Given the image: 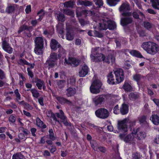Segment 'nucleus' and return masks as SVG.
Wrapping results in <instances>:
<instances>
[{
    "instance_id": "nucleus-1",
    "label": "nucleus",
    "mask_w": 159,
    "mask_h": 159,
    "mask_svg": "<svg viewBox=\"0 0 159 159\" xmlns=\"http://www.w3.org/2000/svg\"><path fill=\"white\" fill-rule=\"evenodd\" d=\"M48 113L51 115V117L56 123L57 122L61 125V123H62L65 126L67 127H70L71 126V123L67 120V117L65 115L64 112L62 110L60 109L59 112L56 113V116L51 110L48 111Z\"/></svg>"
},
{
    "instance_id": "nucleus-2",
    "label": "nucleus",
    "mask_w": 159,
    "mask_h": 159,
    "mask_svg": "<svg viewBox=\"0 0 159 159\" xmlns=\"http://www.w3.org/2000/svg\"><path fill=\"white\" fill-rule=\"evenodd\" d=\"M141 47L148 53L151 55L156 54L158 51V45L152 42H143L141 45Z\"/></svg>"
},
{
    "instance_id": "nucleus-3",
    "label": "nucleus",
    "mask_w": 159,
    "mask_h": 159,
    "mask_svg": "<svg viewBox=\"0 0 159 159\" xmlns=\"http://www.w3.org/2000/svg\"><path fill=\"white\" fill-rule=\"evenodd\" d=\"M35 47L34 51L35 53L40 55L43 53V49L44 47V40L41 37H36L34 40Z\"/></svg>"
},
{
    "instance_id": "nucleus-4",
    "label": "nucleus",
    "mask_w": 159,
    "mask_h": 159,
    "mask_svg": "<svg viewBox=\"0 0 159 159\" xmlns=\"http://www.w3.org/2000/svg\"><path fill=\"white\" fill-rule=\"evenodd\" d=\"M110 94L100 95L96 96L93 98V103L95 106L99 107L105 101V98L110 97Z\"/></svg>"
},
{
    "instance_id": "nucleus-5",
    "label": "nucleus",
    "mask_w": 159,
    "mask_h": 159,
    "mask_svg": "<svg viewBox=\"0 0 159 159\" xmlns=\"http://www.w3.org/2000/svg\"><path fill=\"white\" fill-rule=\"evenodd\" d=\"M102 85V83L100 81L98 80L93 81L90 87V92L93 94L99 93Z\"/></svg>"
},
{
    "instance_id": "nucleus-6",
    "label": "nucleus",
    "mask_w": 159,
    "mask_h": 159,
    "mask_svg": "<svg viewBox=\"0 0 159 159\" xmlns=\"http://www.w3.org/2000/svg\"><path fill=\"white\" fill-rule=\"evenodd\" d=\"M96 116L98 118L102 119L107 118L109 116L108 111L105 108H100L95 111Z\"/></svg>"
},
{
    "instance_id": "nucleus-7",
    "label": "nucleus",
    "mask_w": 159,
    "mask_h": 159,
    "mask_svg": "<svg viewBox=\"0 0 159 159\" xmlns=\"http://www.w3.org/2000/svg\"><path fill=\"white\" fill-rule=\"evenodd\" d=\"M116 76V82L117 84L122 82L124 79V71L121 68L117 69L114 71Z\"/></svg>"
},
{
    "instance_id": "nucleus-8",
    "label": "nucleus",
    "mask_w": 159,
    "mask_h": 159,
    "mask_svg": "<svg viewBox=\"0 0 159 159\" xmlns=\"http://www.w3.org/2000/svg\"><path fill=\"white\" fill-rule=\"evenodd\" d=\"M127 120L125 119L119 121L118 123V129L120 131L124 132L125 133L127 132L128 125H127Z\"/></svg>"
},
{
    "instance_id": "nucleus-9",
    "label": "nucleus",
    "mask_w": 159,
    "mask_h": 159,
    "mask_svg": "<svg viewBox=\"0 0 159 159\" xmlns=\"http://www.w3.org/2000/svg\"><path fill=\"white\" fill-rule=\"evenodd\" d=\"M64 63L65 65L72 64L75 66H76L79 65L80 63L78 60L75 58L69 57L68 59H67L66 58H65Z\"/></svg>"
},
{
    "instance_id": "nucleus-10",
    "label": "nucleus",
    "mask_w": 159,
    "mask_h": 159,
    "mask_svg": "<svg viewBox=\"0 0 159 159\" xmlns=\"http://www.w3.org/2000/svg\"><path fill=\"white\" fill-rule=\"evenodd\" d=\"M104 55L102 53H97L92 54L90 55L91 60L96 62H101L102 61Z\"/></svg>"
},
{
    "instance_id": "nucleus-11",
    "label": "nucleus",
    "mask_w": 159,
    "mask_h": 159,
    "mask_svg": "<svg viewBox=\"0 0 159 159\" xmlns=\"http://www.w3.org/2000/svg\"><path fill=\"white\" fill-rule=\"evenodd\" d=\"M2 47L5 51L9 54H11L13 52L12 48L5 39L2 41Z\"/></svg>"
},
{
    "instance_id": "nucleus-12",
    "label": "nucleus",
    "mask_w": 159,
    "mask_h": 159,
    "mask_svg": "<svg viewBox=\"0 0 159 159\" xmlns=\"http://www.w3.org/2000/svg\"><path fill=\"white\" fill-rule=\"evenodd\" d=\"M54 97L59 103L62 105L65 104L70 105L71 103V102L70 100L63 97L57 95L54 96Z\"/></svg>"
},
{
    "instance_id": "nucleus-13",
    "label": "nucleus",
    "mask_w": 159,
    "mask_h": 159,
    "mask_svg": "<svg viewBox=\"0 0 159 159\" xmlns=\"http://www.w3.org/2000/svg\"><path fill=\"white\" fill-rule=\"evenodd\" d=\"M104 57L102 59V61L106 63L109 64L110 61L113 64L115 63V57L114 54L111 53L109 54L106 57L105 55H103Z\"/></svg>"
},
{
    "instance_id": "nucleus-14",
    "label": "nucleus",
    "mask_w": 159,
    "mask_h": 159,
    "mask_svg": "<svg viewBox=\"0 0 159 159\" xmlns=\"http://www.w3.org/2000/svg\"><path fill=\"white\" fill-rule=\"evenodd\" d=\"M66 95L68 97H71L75 96L76 93V90L75 87H68L65 91Z\"/></svg>"
},
{
    "instance_id": "nucleus-15",
    "label": "nucleus",
    "mask_w": 159,
    "mask_h": 159,
    "mask_svg": "<svg viewBox=\"0 0 159 159\" xmlns=\"http://www.w3.org/2000/svg\"><path fill=\"white\" fill-rule=\"evenodd\" d=\"M119 137L121 140L124 141L126 143L131 141L133 139L132 134H129L126 135L125 133L120 134L119 135Z\"/></svg>"
},
{
    "instance_id": "nucleus-16",
    "label": "nucleus",
    "mask_w": 159,
    "mask_h": 159,
    "mask_svg": "<svg viewBox=\"0 0 159 159\" xmlns=\"http://www.w3.org/2000/svg\"><path fill=\"white\" fill-rule=\"evenodd\" d=\"M88 67L85 64L82 66L79 71V75L80 77H84L87 75L89 72Z\"/></svg>"
},
{
    "instance_id": "nucleus-17",
    "label": "nucleus",
    "mask_w": 159,
    "mask_h": 159,
    "mask_svg": "<svg viewBox=\"0 0 159 159\" xmlns=\"http://www.w3.org/2000/svg\"><path fill=\"white\" fill-rule=\"evenodd\" d=\"M122 88L126 92H131L133 91V88L131 85L130 82L125 81L123 84Z\"/></svg>"
},
{
    "instance_id": "nucleus-18",
    "label": "nucleus",
    "mask_w": 159,
    "mask_h": 159,
    "mask_svg": "<svg viewBox=\"0 0 159 159\" xmlns=\"http://www.w3.org/2000/svg\"><path fill=\"white\" fill-rule=\"evenodd\" d=\"M50 46L52 50L55 51L57 48H59L61 47V45L55 39H52L51 41Z\"/></svg>"
},
{
    "instance_id": "nucleus-19",
    "label": "nucleus",
    "mask_w": 159,
    "mask_h": 159,
    "mask_svg": "<svg viewBox=\"0 0 159 159\" xmlns=\"http://www.w3.org/2000/svg\"><path fill=\"white\" fill-rule=\"evenodd\" d=\"M17 5L14 4H9L5 10V11L7 14L14 13L15 11Z\"/></svg>"
},
{
    "instance_id": "nucleus-20",
    "label": "nucleus",
    "mask_w": 159,
    "mask_h": 159,
    "mask_svg": "<svg viewBox=\"0 0 159 159\" xmlns=\"http://www.w3.org/2000/svg\"><path fill=\"white\" fill-rule=\"evenodd\" d=\"M129 111V106L125 103H123L120 108V111L122 115H126Z\"/></svg>"
},
{
    "instance_id": "nucleus-21",
    "label": "nucleus",
    "mask_w": 159,
    "mask_h": 159,
    "mask_svg": "<svg viewBox=\"0 0 159 159\" xmlns=\"http://www.w3.org/2000/svg\"><path fill=\"white\" fill-rule=\"evenodd\" d=\"M140 93L139 92H131L128 95V98L131 101H134L140 98Z\"/></svg>"
},
{
    "instance_id": "nucleus-22",
    "label": "nucleus",
    "mask_w": 159,
    "mask_h": 159,
    "mask_svg": "<svg viewBox=\"0 0 159 159\" xmlns=\"http://www.w3.org/2000/svg\"><path fill=\"white\" fill-rule=\"evenodd\" d=\"M133 21V19L131 17H126L121 18V24L123 26H125L131 24Z\"/></svg>"
},
{
    "instance_id": "nucleus-23",
    "label": "nucleus",
    "mask_w": 159,
    "mask_h": 159,
    "mask_svg": "<svg viewBox=\"0 0 159 159\" xmlns=\"http://www.w3.org/2000/svg\"><path fill=\"white\" fill-rule=\"evenodd\" d=\"M57 62L48 58L46 61L45 65L47 66L48 69L49 70L50 69L54 68L55 66L57 65Z\"/></svg>"
},
{
    "instance_id": "nucleus-24",
    "label": "nucleus",
    "mask_w": 159,
    "mask_h": 159,
    "mask_svg": "<svg viewBox=\"0 0 159 159\" xmlns=\"http://www.w3.org/2000/svg\"><path fill=\"white\" fill-rule=\"evenodd\" d=\"M66 39L69 41L73 40L74 38V34L73 30L70 28H66Z\"/></svg>"
},
{
    "instance_id": "nucleus-25",
    "label": "nucleus",
    "mask_w": 159,
    "mask_h": 159,
    "mask_svg": "<svg viewBox=\"0 0 159 159\" xmlns=\"http://www.w3.org/2000/svg\"><path fill=\"white\" fill-rule=\"evenodd\" d=\"M33 27L32 26H28L25 24L20 26L18 31V34H20L23 31L25 30H27L29 32H31L33 30Z\"/></svg>"
},
{
    "instance_id": "nucleus-26",
    "label": "nucleus",
    "mask_w": 159,
    "mask_h": 159,
    "mask_svg": "<svg viewBox=\"0 0 159 159\" xmlns=\"http://www.w3.org/2000/svg\"><path fill=\"white\" fill-rule=\"evenodd\" d=\"M32 82L36 83V85L38 89L40 90L42 89V86L44 84V81L38 78H35V80L34 81L33 80Z\"/></svg>"
},
{
    "instance_id": "nucleus-27",
    "label": "nucleus",
    "mask_w": 159,
    "mask_h": 159,
    "mask_svg": "<svg viewBox=\"0 0 159 159\" xmlns=\"http://www.w3.org/2000/svg\"><path fill=\"white\" fill-rule=\"evenodd\" d=\"M130 54L133 57L138 58H143L144 57L142 55L140 52L136 50H131L130 52Z\"/></svg>"
},
{
    "instance_id": "nucleus-28",
    "label": "nucleus",
    "mask_w": 159,
    "mask_h": 159,
    "mask_svg": "<svg viewBox=\"0 0 159 159\" xmlns=\"http://www.w3.org/2000/svg\"><path fill=\"white\" fill-rule=\"evenodd\" d=\"M107 82L108 84L111 85H113L115 84V79L112 72H110L107 76Z\"/></svg>"
},
{
    "instance_id": "nucleus-29",
    "label": "nucleus",
    "mask_w": 159,
    "mask_h": 159,
    "mask_svg": "<svg viewBox=\"0 0 159 159\" xmlns=\"http://www.w3.org/2000/svg\"><path fill=\"white\" fill-rule=\"evenodd\" d=\"M150 120L154 125H157L159 124V116L157 115H152L150 117Z\"/></svg>"
},
{
    "instance_id": "nucleus-30",
    "label": "nucleus",
    "mask_w": 159,
    "mask_h": 159,
    "mask_svg": "<svg viewBox=\"0 0 159 159\" xmlns=\"http://www.w3.org/2000/svg\"><path fill=\"white\" fill-rule=\"evenodd\" d=\"M107 28L110 30H113L116 28L115 22L111 20H107Z\"/></svg>"
},
{
    "instance_id": "nucleus-31",
    "label": "nucleus",
    "mask_w": 159,
    "mask_h": 159,
    "mask_svg": "<svg viewBox=\"0 0 159 159\" xmlns=\"http://www.w3.org/2000/svg\"><path fill=\"white\" fill-rule=\"evenodd\" d=\"M14 93L16 95V99L15 101L16 102H18L19 104H22L24 102V101L22 100L21 101L19 102V100H21V95L19 93V90L18 89H16L14 91Z\"/></svg>"
},
{
    "instance_id": "nucleus-32",
    "label": "nucleus",
    "mask_w": 159,
    "mask_h": 159,
    "mask_svg": "<svg viewBox=\"0 0 159 159\" xmlns=\"http://www.w3.org/2000/svg\"><path fill=\"white\" fill-rule=\"evenodd\" d=\"M130 10V6L129 3H123L120 7L119 10L120 12L129 11Z\"/></svg>"
},
{
    "instance_id": "nucleus-33",
    "label": "nucleus",
    "mask_w": 159,
    "mask_h": 159,
    "mask_svg": "<svg viewBox=\"0 0 159 159\" xmlns=\"http://www.w3.org/2000/svg\"><path fill=\"white\" fill-rule=\"evenodd\" d=\"M59 54H58V57L59 59H61V58L64 59L66 57V51L62 48L61 47L59 48Z\"/></svg>"
},
{
    "instance_id": "nucleus-34",
    "label": "nucleus",
    "mask_w": 159,
    "mask_h": 159,
    "mask_svg": "<svg viewBox=\"0 0 159 159\" xmlns=\"http://www.w3.org/2000/svg\"><path fill=\"white\" fill-rule=\"evenodd\" d=\"M36 121L37 125L41 129H44L47 128V125L43 124V121L39 117H37L36 118Z\"/></svg>"
},
{
    "instance_id": "nucleus-35",
    "label": "nucleus",
    "mask_w": 159,
    "mask_h": 159,
    "mask_svg": "<svg viewBox=\"0 0 159 159\" xmlns=\"http://www.w3.org/2000/svg\"><path fill=\"white\" fill-rule=\"evenodd\" d=\"M75 2L73 0H70L64 3L65 7L67 8H72L75 5Z\"/></svg>"
},
{
    "instance_id": "nucleus-36",
    "label": "nucleus",
    "mask_w": 159,
    "mask_h": 159,
    "mask_svg": "<svg viewBox=\"0 0 159 159\" xmlns=\"http://www.w3.org/2000/svg\"><path fill=\"white\" fill-rule=\"evenodd\" d=\"M150 2L153 8L159 10V0H150Z\"/></svg>"
},
{
    "instance_id": "nucleus-37",
    "label": "nucleus",
    "mask_w": 159,
    "mask_h": 159,
    "mask_svg": "<svg viewBox=\"0 0 159 159\" xmlns=\"http://www.w3.org/2000/svg\"><path fill=\"white\" fill-rule=\"evenodd\" d=\"M107 29V20H103L102 22L99 23V29L101 30H106Z\"/></svg>"
},
{
    "instance_id": "nucleus-38",
    "label": "nucleus",
    "mask_w": 159,
    "mask_h": 159,
    "mask_svg": "<svg viewBox=\"0 0 159 159\" xmlns=\"http://www.w3.org/2000/svg\"><path fill=\"white\" fill-rule=\"evenodd\" d=\"M139 123L140 125L145 124L147 122V116L144 115H142L138 118Z\"/></svg>"
},
{
    "instance_id": "nucleus-39",
    "label": "nucleus",
    "mask_w": 159,
    "mask_h": 159,
    "mask_svg": "<svg viewBox=\"0 0 159 159\" xmlns=\"http://www.w3.org/2000/svg\"><path fill=\"white\" fill-rule=\"evenodd\" d=\"M12 159H25V156L20 153H16L14 154Z\"/></svg>"
},
{
    "instance_id": "nucleus-40",
    "label": "nucleus",
    "mask_w": 159,
    "mask_h": 159,
    "mask_svg": "<svg viewBox=\"0 0 159 159\" xmlns=\"http://www.w3.org/2000/svg\"><path fill=\"white\" fill-rule=\"evenodd\" d=\"M120 0H107V4L110 7L115 6Z\"/></svg>"
},
{
    "instance_id": "nucleus-41",
    "label": "nucleus",
    "mask_w": 159,
    "mask_h": 159,
    "mask_svg": "<svg viewBox=\"0 0 159 159\" xmlns=\"http://www.w3.org/2000/svg\"><path fill=\"white\" fill-rule=\"evenodd\" d=\"M91 147L95 151H97L98 149V145L96 141L94 139H92L90 142Z\"/></svg>"
},
{
    "instance_id": "nucleus-42",
    "label": "nucleus",
    "mask_w": 159,
    "mask_h": 159,
    "mask_svg": "<svg viewBox=\"0 0 159 159\" xmlns=\"http://www.w3.org/2000/svg\"><path fill=\"white\" fill-rule=\"evenodd\" d=\"M58 58V57L57 53L53 52L50 54V56L48 58L54 61L57 62Z\"/></svg>"
},
{
    "instance_id": "nucleus-43",
    "label": "nucleus",
    "mask_w": 159,
    "mask_h": 159,
    "mask_svg": "<svg viewBox=\"0 0 159 159\" xmlns=\"http://www.w3.org/2000/svg\"><path fill=\"white\" fill-rule=\"evenodd\" d=\"M30 91L32 93L33 97L34 98H38L39 96V93L38 90L35 88L32 89Z\"/></svg>"
},
{
    "instance_id": "nucleus-44",
    "label": "nucleus",
    "mask_w": 159,
    "mask_h": 159,
    "mask_svg": "<svg viewBox=\"0 0 159 159\" xmlns=\"http://www.w3.org/2000/svg\"><path fill=\"white\" fill-rule=\"evenodd\" d=\"M57 17L58 20L62 22H64L65 20V15L61 12H60L57 14Z\"/></svg>"
},
{
    "instance_id": "nucleus-45",
    "label": "nucleus",
    "mask_w": 159,
    "mask_h": 159,
    "mask_svg": "<svg viewBox=\"0 0 159 159\" xmlns=\"http://www.w3.org/2000/svg\"><path fill=\"white\" fill-rule=\"evenodd\" d=\"M143 77L142 75L139 74H136L133 75V78L134 80L137 82V84H138L140 80Z\"/></svg>"
},
{
    "instance_id": "nucleus-46",
    "label": "nucleus",
    "mask_w": 159,
    "mask_h": 159,
    "mask_svg": "<svg viewBox=\"0 0 159 159\" xmlns=\"http://www.w3.org/2000/svg\"><path fill=\"white\" fill-rule=\"evenodd\" d=\"M146 136L145 132H140L137 134V139L139 140H143L145 139Z\"/></svg>"
},
{
    "instance_id": "nucleus-47",
    "label": "nucleus",
    "mask_w": 159,
    "mask_h": 159,
    "mask_svg": "<svg viewBox=\"0 0 159 159\" xmlns=\"http://www.w3.org/2000/svg\"><path fill=\"white\" fill-rule=\"evenodd\" d=\"M67 83L72 86H74L76 83V79L73 76H71L67 80Z\"/></svg>"
},
{
    "instance_id": "nucleus-48",
    "label": "nucleus",
    "mask_w": 159,
    "mask_h": 159,
    "mask_svg": "<svg viewBox=\"0 0 159 159\" xmlns=\"http://www.w3.org/2000/svg\"><path fill=\"white\" fill-rule=\"evenodd\" d=\"M63 11L64 13L67 15L72 16L74 15V12L69 9L66 8L64 9Z\"/></svg>"
},
{
    "instance_id": "nucleus-49",
    "label": "nucleus",
    "mask_w": 159,
    "mask_h": 159,
    "mask_svg": "<svg viewBox=\"0 0 159 159\" xmlns=\"http://www.w3.org/2000/svg\"><path fill=\"white\" fill-rule=\"evenodd\" d=\"M65 80H60L57 82V84L58 87L60 89H62L64 87V83Z\"/></svg>"
},
{
    "instance_id": "nucleus-50",
    "label": "nucleus",
    "mask_w": 159,
    "mask_h": 159,
    "mask_svg": "<svg viewBox=\"0 0 159 159\" xmlns=\"http://www.w3.org/2000/svg\"><path fill=\"white\" fill-rule=\"evenodd\" d=\"M49 138L51 140L54 141L56 139V137L54 136V134L53 132V130L52 129H50L49 130Z\"/></svg>"
},
{
    "instance_id": "nucleus-51",
    "label": "nucleus",
    "mask_w": 159,
    "mask_h": 159,
    "mask_svg": "<svg viewBox=\"0 0 159 159\" xmlns=\"http://www.w3.org/2000/svg\"><path fill=\"white\" fill-rule=\"evenodd\" d=\"M97 7L98 8L101 7L103 4V2L102 0H93Z\"/></svg>"
},
{
    "instance_id": "nucleus-52",
    "label": "nucleus",
    "mask_w": 159,
    "mask_h": 159,
    "mask_svg": "<svg viewBox=\"0 0 159 159\" xmlns=\"http://www.w3.org/2000/svg\"><path fill=\"white\" fill-rule=\"evenodd\" d=\"M20 130L23 132V133L27 137L28 135L30 134V130L24 127H21L20 128Z\"/></svg>"
},
{
    "instance_id": "nucleus-53",
    "label": "nucleus",
    "mask_w": 159,
    "mask_h": 159,
    "mask_svg": "<svg viewBox=\"0 0 159 159\" xmlns=\"http://www.w3.org/2000/svg\"><path fill=\"white\" fill-rule=\"evenodd\" d=\"M132 157L133 159H141L142 157V156L137 152L133 154Z\"/></svg>"
},
{
    "instance_id": "nucleus-54",
    "label": "nucleus",
    "mask_w": 159,
    "mask_h": 159,
    "mask_svg": "<svg viewBox=\"0 0 159 159\" xmlns=\"http://www.w3.org/2000/svg\"><path fill=\"white\" fill-rule=\"evenodd\" d=\"M18 64L21 66H23L24 65H29V63L24 59H20L18 62Z\"/></svg>"
},
{
    "instance_id": "nucleus-55",
    "label": "nucleus",
    "mask_w": 159,
    "mask_h": 159,
    "mask_svg": "<svg viewBox=\"0 0 159 159\" xmlns=\"http://www.w3.org/2000/svg\"><path fill=\"white\" fill-rule=\"evenodd\" d=\"M143 24L144 27L148 30H149L152 27V24L148 21H144Z\"/></svg>"
},
{
    "instance_id": "nucleus-56",
    "label": "nucleus",
    "mask_w": 159,
    "mask_h": 159,
    "mask_svg": "<svg viewBox=\"0 0 159 159\" xmlns=\"http://www.w3.org/2000/svg\"><path fill=\"white\" fill-rule=\"evenodd\" d=\"M8 120L9 122L14 123L16 121V118L13 114H12L9 117Z\"/></svg>"
},
{
    "instance_id": "nucleus-57",
    "label": "nucleus",
    "mask_w": 159,
    "mask_h": 159,
    "mask_svg": "<svg viewBox=\"0 0 159 159\" xmlns=\"http://www.w3.org/2000/svg\"><path fill=\"white\" fill-rule=\"evenodd\" d=\"M107 139L106 136L104 134H100L99 135L98 139L101 142L105 141Z\"/></svg>"
},
{
    "instance_id": "nucleus-58",
    "label": "nucleus",
    "mask_w": 159,
    "mask_h": 159,
    "mask_svg": "<svg viewBox=\"0 0 159 159\" xmlns=\"http://www.w3.org/2000/svg\"><path fill=\"white\" fill-rule=\"evenodd\" d=\"M120 109H119L118 105L117 104L114 107L113 109V112L115 114H118L119 113Z\"/></svg>"
},
{
    "instance_id": "nucleus-59",
    "label": "nucleus",
    "mask_w": 159,
    "mask_h": 159,
    "mask_svg": "<svg viewBox=\"0 0 159 159\" xmlns=\"http://www.w3.org/2000/svg\"><path fill=\"white\" fill-rule=\"evenodd\" d=\"M30 131L31 133V134L34 137L36 136V133L37 131V129L36 128L33 127L30 128Z\"/></svg>"
},
{
    "instance_id": "nucleus-60",
    "label": "nucleus",
    "mask_w": 159,
    "mask_h": 159,
    "mask_svg": "<svg viewBox=\"0 0 159 159\" xmlns=\"http://www.w3.org/2000/svg\"><path fill=\"white\" fill-rule=\"evenodd\" d=\"M122 13V15L123 16H130L132 15L131 12H126V11H123Z\"/></svg>"
},
{
    "instance_id": "nucleus-61",
    "label": "nucleus",
    "mask_w": 159,
    "mask_h": 159,
    "mask_svg": "<svg viewBox=\"0 0 159 159\" xmlns=\"http://www.w3.org/2000/svg\"><path fill=\"white\" fill-rule=\"evenodd\" d=\"M131 50L128 49H122L121 52L124 53L126 56H129L128 53H130V52Z\"/></svg>"
},
{
    "instance_id": "nucleus-62",
    "label": "nucleus",
    "mask_w": 159,
    "mask_h": 159,
    "mask_svg": "<svg viewBox=\"0 0 159 159\" xmlns=\"http://www.w3.org/2000/svg\"><path fill=\"white\" fill-rule=\"evenodd\" d=\"M18 137L20 139H25V140H26L27 138L23 133H19L18 134Z\"/></svg>"
},
{
    "instance_id": "nucleus-63",
    "label": "nucleus",
    "mask_w": 159,
    "mask_h": 159,
    "mask_svg": "<svg viewBox=\"0 0 159 159\" xmlns=\"http://www.w3.org/2000/svg\"><path fill=\"white\" fill-rule=\"evenodd\" d=\"M27 70L28 73V75L30 77L32 78L34 77V74L33 72L31 70H30L29 68H27Z\"/></svg>"
},
{
    "instance_id": "nucleus-64",
    "label": "nucleus",
    "mask_w": 159,
    "mask_h": 159,
    "mask_svg": "<svg viewBox=\"0 0 159 159\" xmlns=\"http://www.w3.org/2000/svg\"><path fill=\"white\" fill-rule=\"evenodd\" d=\"M31 8L30 5H27L25 10L26 14H29L31 11Z\"/></svg>"
}]
</instances>
